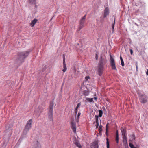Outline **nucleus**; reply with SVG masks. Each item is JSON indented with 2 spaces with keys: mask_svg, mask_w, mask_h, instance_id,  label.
Segmentation results:
<instances>
[{
  "mask_svg": "<svg viewBox=\"0 0 148 148\" xmlns=\"http://www.w3.org/2000/svg\"><path fill=\"white\" fill-rule=\"evenodd\" d=\"M115 19H114V23L112 24V33H113L114 32V25H115Z\"/></svg>",
  "mask_w": 148,
  "mask_h": 148,
  "instance_id": "obj_23",
  "label": "nucleus"
},
{
  "mask_svg": "<svg viewBox=\"0 0 148 148\" xmlns=\"http://www.w3.org/2000/svg\"><path fill=\"white\" fill-rule=\"evenodd\" d=\"M63 60L64 59L65 60V56L64 54H63Z\"/></svg>",
  "mask_w": 148,
  "mask_h": 148,
  "instance_id": "obj_40",
  "label": "nucleus"
},
{
  "mask_svg": "<svg viewBox=\"0 0 148 148\" xmlns=\"http://www.w3.org/2000/svg\"><path fill=\"white\" fill-rule=\"evenodd\" d=\"M53 106H50L49 108V112L48 113V115L49 118L51 120H52L53 119Z\"/></svg>",
  "mask_w": 148,
  "mask_h": 148,
  "instance_id": "obj_7",
  "label": "nucleus"
},
{
  "mask_svg": "<svg viewBox=\"0 0 148 148\" xmlns=\"http://www.w3.org/2000/svg\"><path fill=\"white\" fill-rule=\"evenodd\" d=\"M95 116L96 117V128H97L99 126L98 116L95 115Z\"/></svg>",
  "mask_w": 148,
  "mask_h": 148,
  "instance_id": "obj_14",
  "label": "nucleus"
},
{
  "mask_svg": "<svg viewBox=\"0 0 148 148\" xmlns=\"http://www.w3.org/2000/svg\"><path fill=\"white\" fill-rule=\"evenodd\" d=\"M95 58H96V60H98V55H97V54H96Z\"/></svg>",
  "mask_w": 148,
  "mask_h": 148,
  "instance_id": "obj_38",
  "label": "nucleus"
},
{
  "mask_svg": "<svg viewBox=\"0 0 148 148\" xmlns=\"http://www.w3.org/2000/svg\"><path fill=\"white\" fill-rule=\"evenodd\" d=\"M93 145L94 148H98V145L97 141H95L93 142Z\"/></svg>",
  "mask_w": 148,
  "mask_h": 148,
  "instance_id": "obj_13",
  "label": "nucleus"
},
{
  "mask_svg": "<svg viewBox=\"0 0 148 148\" xmlns=\"http://www.w3.org/2000/svg\"><path fill=\"white\" fill-rule=\"evenodd\" d=\"M104 63L102 60V57H101V59L100 60L99 62L98 66V74L99 76L101 75L103 73L104 71Z\"/></svg>",
  "mask_w": 148,
  "mask_h": 148,
  "instance_id": "obj_2",
  "label": "nucleus"
},
{
  "mask_svg": "<svg viewBox=\"0 0 148 148\" xmlns=\"http://www.w3.org/2000/svg\"><path fill=\"white\" fill-rule=\"evenodd\" d=\"M72 129L74 133L76 132V126L75 124L73 122H71Z\"/></svg>",
  "mask_w": 148,
  "mask_h": 148,
  "instance_id": "obj_9",
  "label": "nucleus"
},
{
  "mask_svg": "<svg viewBox=\"0 0 148 148\" xmlns=\"http://www.w3.org/2000/svg\"><path fill=\"white\" fill-rule=\"evenodd\" d=\"M86 101H88L90 102H94L93 101V98H86Z\"/></svg>",
  "mask_w": 148,
  "mask_h": 148,
  "instance_id": "obj_16",
  "label": "nucleus"
},
{
  "mask_svg": "<svg viewBox=\"0 0 148 148\" xmlns=\"http://www.w3.org/2000/svg\"><path fill=\"white\" fill-rule=\"evenodd\" d=\"M110 63L111 64V66L112 68V69L113 70H116V67L115 61L113 58L112 57L111 55H110Z\"/></svg>",
  "mask_w": 148,
  "mask_h": 148,
  "instance_id": "obj_5",
  "label": "nucleus"
},
{
  "mask_svg": "<svg viewBox=\"0 0 148 148\" xmlns=\"http://www.w3.org/2000/svg\"><path fill=\"white\" fill-rule=\"evenodd\" d=\"M140 102L142 103H146L147 101V96L145 94H142L139 96Z\"/></svg>",
  "mask_w": 148,
  "mask_h": 148,
  "instance_id": "obj_3",
  "label": "nucleus"
},
{
  "mask_svg": "<svg viewBox=\"0 0 148 148\" xmlns=\"http://www.w3.org/2000/svg\"><path fill=\"white\" fill-rule=\"evenodd\" d=\"M94 99L95 100H96L97 98L96 97H94L93 99Z\"/></svg>",
  "mask_w": 148,
  "mask_h": 148,
  "instance_id": "obj_42",
  "label": "nucleus"
},
{
  "mask_svg": "<svg viewBox=\"0 0 148 148\" xmlns=\"http://www.w3.org/2000/svg\"><path fill=\"white\" fill-rule=\"evenodd\" d=\"M39 110L38 111V112L39 113H41L42 112L43 110V109L42 107L40 106L39 107Z\"/></svg>",
  "mask_w": 148,
  "mask_h": 148,
  "instance_id": "obj_22",
  "label": "nucleus"
},
{
  "mask_svg": "<svg viewBox=\"0 0 148 148\" xmlns=\"http://www.w3.org/2000/svg\"><path fill=\"white\" fill-rule=\"evenodd\" d=\"M146 74L148 75V69L147 70L146 72Z\"/></svg>",
  "mask_w": 148,
  "mask_h": 148,
  "instance_id": "obj_43",
  "label": "nucleus"
},
{
  "mask_svg": "<svg viewBox=\"0 0 148 148\" xmlns=\"http://www.w3.org/2000/svg\"><path fill=\"white\" fill-rule=\"evenodd\" d=\"M121 132H122V136L123 135H126V131L125 128H123V127H121Z\"/></svg>",
  "mask_w": 148,
  "mask_h": 148,
  "instance_id": "obj_10",
  "label": "nucleus"
},
{
  "mask_svg": "<svg viewBox=\"0 0 148 148\" xmlns=\"http://www.w3.org/2000/svg\"><path fill=\"white\" fill-rule=\"evenodd\" d=\"M35 144V145L33 148H41V146L38 141H36Z\"/></svg>",
  "mask_w": 148,
  "mask_h": 148,
  "instance_id": "obj_11",
  "label": "nucleus"
},
{
  "mask_svg": "<svg viewBox=\"0 0 148 148\" xmlns=\"http://www.w3.org/2000/svg\"><path fill=\"white\" fill-rule=\"evenodd\" d=\"M29 2L31 4H35L36 3V0H29Z\"/></svg>",
  "mask_w": 148,
  "mask_h": 148,
  "instance_id": "obj_20",
  "label": "nucleus"
},
{
  "mask_svg": "<svg viewBox=\"0 0 148 148\" xmlns=\"http://www.w3.org/2000/svg\"><path fill=\"white\" fill-rule=\"evenodd\" d=\"M104 7L105 8L104 10L103 16L104 18H105L109 14V11L108 8V5H105Z\"/></svg>",
  "mask_w": 148,
  "mask_h": 148,
  "instance_id": "obj_6",
  "label": "nucleus"
},
{
  "mask_svg": "<svg viewBox=\"0 0 148 148\" xmlns=\"http://www.w3.org/2000/svg\"><path fill=\"white\" fill-rule=\"evenodd\" d=\"M63 64L64 66H66V64H65V59H64L63 60Z\"/></svg>",
  "mask_w": 148,
  "mask_h": 148,
  "instance_id": "obj_33",
  "label": "nucleus"
},
{
  "mask_svg": "<svg viewBox=\"0 0 148 148\" xmlns=\"http://www.w3.org/2000/svg\"><path fill=\"white\" fill-rule=\"evenodd\" d=\"M84 27V25H81L79 24V27L78 28V31L80 30L82 28Z\"/></svg>",
  "mask_w": 148,
  "mask_h": 148,
  "instance_id": "obj_27",
  "label": "nucleus"
},
{
  "mask_svg": "<svg viewBox=\"0 0 148 148\" xmlns=\"http://www.w3.org/2000/svg\"><path fill=\"white\" fill-rule=\"evenodd\" d=\"M129 145L131 148H134V147L133 145L130 142L129 143Z\"/></svg>",
  "mask_w": 148,
  "mask_h": 148,
  "instance_id": "obj_28",
  "label": "nucleus"
},
{
  "mask_svg": "<svg viewBox=\"0 0 148 148\" xmlns=\"http://www.w3.org/2000/svg\"><path fill=\"white\" fill-rule=\"evenodd\" d=\"M63 68L64 69H63L62 71H63V72H65L66 71L67 69L66 66H64Z\"/></svg>",
  "mask_w": 148,
  "mask_h": 148,
  "instance_id": "obj_29",
  "label": "nucleus"
},
{
  "mask_svg": "<svg viewBox=\"0 0 148 148\" xmlns=\"http://www.w3.org/2000/svg\"><path fill=\"white\" fill-rule=\"evenodd\" d=\"M130 139L131 140H129V141L132 140H134L135 139V136L134 134H133L132 135L130 136Z\"/></svg>",
  "mask_w": 148,
  "mask_h": 148,
  "instance_id": "obj_15",
  "label": "nucleus"
},
{
  "mask_svg": "<svg viewBox=\"0 0 148 148\" xmlns=\"http://www.w3.org/2000/svg\"><path fill=\"white\" fill-rule=\"evenodd\" d=\"M121 64L122 66H124V64L123 60L121 61Z\"/></svg>",
  "mask_w": 148,
  "mask_h": 148,
  "instance_id": "obj_32",
  "label": "nucleus"
},
{
  "mask_svg": "<svg viewBox=\"0 0 148 148\" xmlns=\"http://www.w3.org/2000/svg\"><path fill=\"white\" fill-rule=\"evenodd\" d=\"M116 141L117 143H118V142H119V138H118V130H117V131H116Z\"/></svg>",
  "mask_w": 148,
  "mask_h": 148,
  "instance_id": "obj_25",
  "label": "nucleus"
},
{
  "mask_svg": "<svg viewBox=\"0 0 148 148\" xmlns=\"http://www.w3.org/2000/svg\"><path fill=\"white\" fill-rule=\"evenodd\" d=\"M136 70L137 71L138 70V64H137V63H136Z\"/></svg>",
  "mask_w": 148,
  "mask_h": 148,
  "instance_id": "obj_39",
  "label": "nucleus"
},
{
  "mask_svg": "<svg viewBox=\"0 0 148 148\" xmlns=\"http://www.w3.org/2000/svg\"><path fill=\"white\" fill-rule=\"evenodd\" d=\"M81 105V104L80 103H78L77 104V105L76 106V109H78V108Z\"/></svg>",
  "mask_w": 148,
  "mask_h": 148,
  "instance_id": "obj_31",
  "label": "nucleus"
},
{
  "mask_svg": "<svg viewBox=\"0 0 148 148\" xmlns=\"http://www.w3.org/2000/svg\"><path fill=\"white\" fill-rule=\"evenodd\" d=\"M86 15H85L80 20L79 24L84 25V24L85 22V19L86 18Z\"/></svg>",
  "mask_w": 148,
  "mask_h": 148,
  "instance_id": "obj_8",
  "label": "nucleus"
},
{
  "mask_svg": "<svg viewBox=\"0 0 148 148\" xmlns=\"http://www.w3.org/2000/svg\"><path fill=\"white\" fill-rule=\"evenodd\" d=\"M99 115L98 116V117H101L102 116L103 112L102 110H99Z\"/></svg>",
  "mask_w": 148,
  "mask_h": 148,
  "instance_id": "obj_21",
  "label": "nucleus"
},
{
  "mask_svg": "<svg viewBox=\"0 0 148 148\" xmlns=\"http://www.w3.org/2000/svg\"><path fill=\"white\" fill-rule=\"evenodd\" d=\"M32 119H30L28 121L27 124L25 126V130L26 131H28L31 129L32 127Z\"/></svg>",
  "mask_w": 148,
  "mask_h": 148,
  "instance_id": "obj_4",
  "label": "nucleus"
},
{
  "mask_svg": "<svg viewBox=\"0 0 148 148\" xmlns=\"http://www.w3.org/2000/svg\"><path fill=\"white\" fill-rule=\"evenodd\" d=\"M81 115V113L79 112L78 113L77 116L76 118V119L77 121V122H78L79 121V116Z\"/></svg>",
  "mask_w": 148,
  "mask_h": 148,
  "instance_id": "obj_24",
  "label": "nucleus"
},
{
  "mask_svg": "<svg viewBox=\"0 0 148 148\" xmlns=\"http://www.w3.org/2000/svg\"><path fill=\"white\" fill-rule=\"evenodd\" d=\"M106 140L107 148H109V140L108 138H107Z\"/></svg>",
  "mask_w": 148,
  "mask_h": 148,
  "instance_id": "obj_26",
  "label": "nucleus"
},
{
  "mask_svg": "<svg viewBox=\"0 0 148 148\" xmlns=\"http://www.w3.org/2000/svg\"><path fill=\"white\" fill-rule=\"evenodd\" d=\"M99 130L100 131H101L102 130V126L101 125L99 126Z\"/></svg>",
  "mask_w": 148,
  "mask_h": 148,
  "instance_id": "obj_34",
  "label": "nucleus"
},
{
  "mask_svg": "<svg viewBox=\"0 0 148 148\" xmlns=\"http://www.w3.org/2000/svg\"><path fill=\"white\" fill-rule=\"evenodd\" d=\"M37 21V20L36 19H34L31 21V23H30V26L32 27H34L35 24H36Z\"/></svg>",
  "mask_w": 148,
  "mask_h": 148,
  "instance_id": "obj_12",
  "label": "nucleus"
},
{
  "mask_svg": "<svg viewBox=\"0 0 148 148\" xmlns=\"http://www.w3.org/2000/svg\"><path fill=\"white\" fill-rule=\"evenodd\" d=\"M89 77L88 76H86L85 77V79L86 80H88V79H89Z\"/></svg>",
  "mask_w": 148,
  "mask_h": 148,
  "instance_id": "obj_37",
  "label": "nucleus"
},
{
  "mask_svg": "<svg viewBox=\"0 0 148 148\" xmlns=\"http://www.w3.org/2000/svg\"><path fill=\"white\" fill-rule=\"evenodd\" d=\"M29 52L28 51H26L18 53L16 60V62L19 64H20L23 62L24 59L29 54Z\"/></svg>",
  "mask_w": 148,
  "mask_h": 148,
  "instance_id": "obj_1",
  "label": "nucleus"
},
{
  "mask_svg": "<svg viewBox=\"0 0 148 148\" xmlns=\"http://www.w3.org/2000/svg\"><path fill=\"white\" fill-rule=\"evenodd\" d=\"M89 92L88 91L85 90L83 92V94L85 96H87L89 94Z\"/></svg>",
  "mask_w": 148,
  "mask_h": 148,
  "instance_id": "obj_19",
  "label": "nucleus"
},
{
  "mask_svg": "<svg viewBox=\"0 0 148 148\" xmlns=\"http://www.w3.org/2000/svg\"><path fill=\"white\" fill-rule=\"evenodd\" d=\"M120 59L121 61L123 60V58L121 56H120Z\"/></svg>",
  "mask_w": 148,
  "mask_h": 148,
  "instance_id": "obj_41",
  "label": "nucleus"
},
{
  "mask_svg": "<svg viewBox=\"0 0 148 148\" xmlns=\"http://www.w3.org/2000/svg\"><path fill=\"white\" fill-rule=\"evenodd\" d=\"M108 123H107L106 126V133L108 131Z\"/></svg>",
  "mask_w": 148,
  "mask_h": 148,
  "instance_id": "obj_30",
  "label": "nucleus"
},
{
  "mask_svg": "<svg viewBox=\"0 0 148 148\" xmlns=\"http://www.w3.org/2000/svg\"><path fill=\"white\" fill-rule=\"evenodd\" d=\"M77 109L75 108V113L76 115L77 114Z\"/></svg>",
  "mask_w": 148,
  "mask_h": 148,
  "instance_id": "obj_35",
  "label": "nucleus"
},
{
  "mask_svg": "<svg viewBox=\"0 0 148 148\" xmlns=\"http://www.w3.org/2000/svg\"><path fill=\"white\" fill-rule=\"evenodd\" d=\"M130 53L131 55H132L133 53V51L132 49H130Z\"/></svg>",
  "mask_w": 148,
  "mask_h": 148,
  "instance_id": "obj_36",
  "label": "nucleus"
},
{
  "mask_svg": "<svg viewBox=\"0 0 148 148\" xmlns=\"http://www.w3.org/2000/svg\"><path fill=\"white\" fill-rule=\"evenodd\" d=\"M75 144L79 148H81V146L78 141H76L75 142Z\"/></svg>",
  "mask_w": 148,
  "mask_h": 148,
  "instance_id": "obj_17",
  "label": "nucleus"
},
{
  "mask_svg": "<svg viewBox=\"0 0 148 148\" xmlns=\"http://www.w3.org/2000/svg\"><path fill=\"white\" fill-rule=\"evenodd\" d=\"M135 24H136V25H136V23H135Z\"/></svg>",
  "mask_w": 148,
  "mask_h": 148,
  "instance_id": "obj_44",
  "label": "nucleus"
},
{
  "mask_svg": "<svg viewBox=\"0 0 148 148\" xmlns=\"http://www.w3.org/2000/svg\"><path fill=\"white\" fill-rule=\"evenodd\" d=\"M122 136L124 142L127 143V138L126 136V135H123Z\"/></svg>",
  "mask_w": 148,
  "mask_h": 148,
  "instance_id": "obj_18",
  "label": "nucleus"
}]
</instances>
